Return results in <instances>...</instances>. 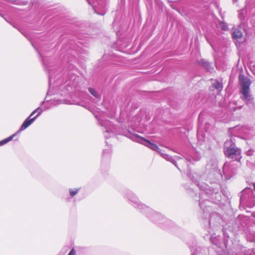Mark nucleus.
<instances>
[{
  "label": "nucleus",
  "instance_id": "7",
  "mask_svg": "<svg viewBox=\"0 0 255 255\" xmlns=\"http://www.w3.org/2000/svg\"><path fill=\"white\" fill-rule=\"evenodd\" d=\"M79 189H70L69 190V193H70V196H75V195H76L77 194V193L79 192Z\"/></svg>",
  "mask_w": 255,
  "mask_h": 255
},
{
  "label": "nucleus",
  "instance_id": "2",
  "mask_svg": "<svg viewBox=\"0 0 255 255\" xmlns=\"http://www.w3.org/2000/svg\"><path fill=\"white\" fill-rule=\"evenodd\" d=\"M41 113V110L37 108L34 110L30 115L24 121L21 125L19 131H22L28 127Z\"/></svg>",
  "mask_w": 255,
  "mask_h": 255
},
{
  "label": "nucleus",
  "instance_id": "5",
  "mask_svg": "<svg viewBox=\"0 0 255 255\" xmlns=\"http://www.w3.org/2000/svg\"><path fill=\"white\" fill-rule=\"evenodd\" d=\"M242 32L239 30L236 29L233 32V37L235 39H239L242 37Z\"/></svg>",
  "mask_w": 255,
  "mask_h": 255
},
{
  "label": "nucleus",
  "instance_id": "4",
  "mask_svg": "<svg viewBox=\"0 0 255 255\" xmlns=\"http://www.w3.org/2000/svg\"><path fill=\"white\" fill-rule=\"evenodd\" d=\"M238 149L233 147H228L225 151V154L226 156L230 157L232 155L237 154Z\"/></svg>",
  "mask_w": 255,
  "mask_h": 255
},
{
  "label": "nucleus",
  "instance_id": "8",
  "mask_svg": "<svg viewBox=\"0 0 255 255\" xmlns=\"http://www.w3.org/2000/svg\"><path fill=\"white\" fill-rule=\"evenodd\" d=\"M213 86L216 89H219L221 87V84L218 81H216L214 83H213Z\"/></svg>",
  "mask_w": 255,
  "mask_h": 255
},
{
  "label": "nucleus",
  "instance_id": "10",
  "mask_svg": "<svg viewBox=\"0 0 255 255\" xmlns=\"http://www.w3.org/2000/svg\"><path fill=\"white\" fill-rule=\"evenodd\" d=\"M68 255H76L75 250L72 249Z\"/></svg>",
  "mask_w": 255,
  "mask_h": 255
},
{
  "label": "nucleus",
  "instance_id": "6",
  "mask_svg": "<svg viewBox=\"0 0 255 255\" xmlns=\"http://www.w3.org/2000/svg\"><path fill=\"white\" fill-rule=\"evenodd\" d=\"M15 135V133L10 135V136L8 137L7 138L1 140L0 141V145H3L4 144L6 143L8 141H10L13 137Z\"/></svg>",
  "mask_w": 255,
  "mask_h": 255
},
{
  "label": "nucleus",
  "instance_id": "3",
  "mask_svg": "<svg viewBox=\"0 0 255 255\" xmlns=\"http://www.w3.org/2000/svg\"><path fill=\"white\" fill-rule=\"evenodd\" d=\"M137 136L146 142V143H143V145L152 149V150L158 151L159 149L158 146L156 144L153 143H151L149 140L142 136L139 135H137Z\"/></svg>",
  "mask_w": 255,
  "mask_h": 255
},
{
  "label": "nucleus",
  "instance_id": "11",
  "mask_svg": "<svg viewBox=\"0 0 255 255\" xmlns=\"http://www.w3.org/2000/svg\"><path fill=\"white\" fill-rule=\"evenodd\" d=\"M222 29L224 30H226L227 29V26L223 24L222 26Z\"/></svg>",
  "mask_w": 255,
  "mask_h": 255
},
{
  "label": "nucleus",
  "instance_id": "9",
  "mask_svg": "<svg viewBox=\"0 0 255 255\" xmlns=\"http://www.w3.org/2000/svg\"><path fill=\"white\" fill-rule=\"evenodd\" d=\"M89 91L94 97H98V95H97L96 91L93 88H89Z\"/></svg>",
  "mask_w": 255,
  "mask_h": 255
},
{
  "label": "nucleus",
  "instance_id": "12",
  "mask_svg": "<svg viewBox=\"0 0 255 255\" xmlns=\"http://www.w3.org/2000/svg\"><path fill=\"white\" fill-rule=\"evenodd\" d=\"M253 186H254V189L255 190V182L254 183H253Z\"/></svg>",
  "mask_w": 255,
  "mask_h": 255
},
{
  "label": "nucleus",
  "instance_id": "1",
  "mask_svg": "<svg viewBox=\"0 0 255 255\" xmlns=\"http://www.w3.org/2000/svg\"><path fill=\"white\" fill-rule=\"evenodd\" d=\"M239 80L242 86L241 93L244 95L245 98L247 99L250 97L249 90L250 86L251 83V81L243 75H240Z\"/></svg>",
  "mask_w": 255,
  "mask_h": 255
}]
</instances>
